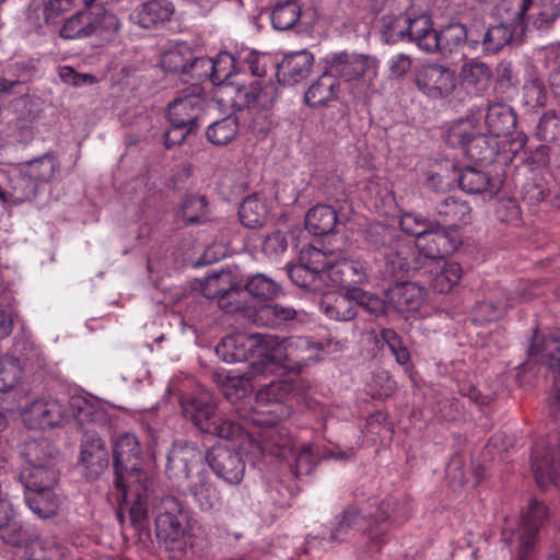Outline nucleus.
I'll return each instance as SVG.
<instances>
[{
    "label": "nucleus",
    "instance_id": "obj_53",
    "mask_svg": "<svg viewBox=\"0 0 560 560\" xmlns=\"http://www.w3.org/2000/svg\"><path fill=\"white\" fill-rule=\"evenodd\" d=\"M302 9L296 0H283L271 12V24L278 31L293 27L301 18Z\"/></svg>",
    "mask_w": 560,
    "mask_h": 560
},
{
    "label": "nucleus",
    "instance_id": "obj_29",
    "mask_svg": "<svg viewBox=\"0 0 560 560\" xmlns=\"http://www.w3.org/2000/svg\"><path fill=\"white\" fill-rule=\"evenodd\" d=\"M277 95V89L272 84L260 88L256 81L248 88L237 84L235 102L252 109L268 110L273 106Z\"/></svg>",
    "mask_w": 560,
    "mask_h": 560
},
{
    "label": "nucleus",
    "instance_id": "obj_37",
    "mask_svg": "<svg viewBox=\"0 0 560 560\" xmlns=\"http://www.w3.org/2000/svg\"><path fill=\"white\" fill-rule=\"evenodd\" d=\"M19 166L23 170L26 176L37 183L38 187L42 184L49 183L60 167L57 158L50 152L33 160L22 162Z\"/></svg>",
    "mask_w": 560,
    "mask_h": 560
},
{
    "label": "nucleus",
    "instance_id": "obj_63",
    "mask_svg": "<svg viewBox=\"0 0 560 560\" xmlns=\"http://www.w3.org/2000/svg\"><path fill=\"white\" fill-rule=\"evenodd\" d=\"M213 67L211 70V83L213 85H234L236 84L232 80L234 71V57L229 52H221L215 59H212Z\"/></svg>",
    "mask_w": 560,
    "mask_h": 560
},
{
    "label": "nucleus",
    "instance_id": "obj_45",
    "mask_svg": "<svg viewBox=\"0 0 560 560\" xmlns=\"http://www.w3.org/2000/svg\"><path fill=\"white\" fill-rule=\"evenodd\" d=\"M69 412L80 425L102 422L105 419L104 410L96 401L83 396H72L68 401Z\"/></svg>",
    "mask_w": 560,
    "mask_h": 560
},
{
    "label": "nucleus",
    "instance_id": "obj_54",
    "mask_svg": "<svg viewBox=\"0 0 560 560\" xmlns=\"http://www.w3.org/2000/svg\"><path fill=\"white\" fill-rule=\"evenodd\" d=\"M238 135V121L235 116L229 115L221 120L212 122L207 128V139L214 145H225Z\"/></svg>",
    "mask_w": 560,
    "mask_h": 560
},
{
    "label": "nucleus",
    "instance_id": "obj_42",
    "mask_svg": "<svg viewBox=\"0 0 560 560\" xmlns=\"http://www.w3.org/2000/svg\"><path fill=\"white\" fill-rule=\"evenodd\" d=\"M28 560H66L67 548L54 537L35 538L25 547Z\"/></svg>",
    "mask_w": 560,
    "mask_h": 560
},
{
    "label": "nucleus",
    "instance_id": "obj_50",
    "mask_svg": "<svg viewBox=\"0 0 560 560\" xmlns=\"http://www.w3.org/2000/svg\"><path fill=\"white\" fill-rule=\"evenodd\" d=\"M521 35L520 32L508 26V24L500 22V24L491 26L486 31L482 38H479V45L482 46L485 52L497 54Z\"/></svg>",
    "mask_w": 560,
    "mask_h": 560
},
{
    "label": "nucleus",
    "instance_id": "obj_48",
    "mask_svg": "<svg viewBox=\"0 0 560 560\" xmlns=\"http://www.w3.org/2000/svg\"><path fill=\"white\" fill-rule=\"evenodd\" d=\"M498 152L497 138L491 137L488 132L478 131L465 153L471 161L488 164L494 161Z\"/></svg>",
    "mask_w": 560,
    "mask_h": 560
},
{
    "label": "nucleus",
    "instance_id": "obj_40",
    "mask_svg": "<svg viewBox=\"0 0 560 560\" xmlns=\"http://www.w3.org/2000/svg\"><path fill=\"white\" fill-rule=\"evenodd\" d=\"M407 42L415 43L418 48L428 52L433 43L435 30L429 15L420 14L415 18L406 14Z\"/></svg>",
    "mask_w": 560,
    "mask_h": 560
},
{
    "label": "nucleus",
    "instance_id": "obj_2",
    "mask_svg": "<svg viewBox=\"0 0 560 560\" xmlns=\"http://www.w3.org/2000/svg\"><path fill=\"white\" fill-rule=\"evenodd\" d=\"M268 335L237 332L224 337L215 347L217 355L226 363L244 362L256 353L250 363L253 377L267 376L265 339Z\"/></svg>",
    "mask_w": 560,
    "mask_h": 560
},
{
    "label": "nucleus",
    "instance_id": "obj_23",
    "mask_svg": "<svg viewBox=\"0 0 560 560\" xmlns=\"http://www.w3.org/2000/svg\"><path fill=\"white\" fill-rule=\"evenodd\" d=\"M8 358L23 372L35 373L46 366L43 350L26 335L14 338Z\"/></svg>",
    "mask_w": 560,
    "mask_h": 560
},
{
    "label": "nucleus",
    "instance_id": "obj_34",
    "mask_svg": "<svg viewBox=\"0 0 560 560\" xmlns=\"http://www.w3.org/2000/svg\"><path fill=\"white\" fill-rule=\"evenodd\" d=\"M24 490L44 489L55 487L59 480V472L56 464H43L36 466H24L19 474Z\"/></svg>",
    "mask_w": 560,
    "mask_h": 560
},
{
    "label": "nucleus",
    "instance_id": "obj_15",
    "mask_svg": "<svg viewBox=\"0 0 560 560\" xmlns=\"http://www.w3.org/2000/svg\"><path fill=\"white\" fill-rule=\"evenodd\" d=\"M206 460L215 476L231 485H238L245 475V460L238 452L226 446H213L206 454Z\"/></svg>",
    "mask_w": 560,
    "mask_h": 560
},
{
    "label": "nucleus",
    "instance_id": "obj_9",
    "mask_svg": "<svg viewBox=\"0 0 560 560\" xmlns=\"http://www.w3.org/2000/svg\"><path fill=\"white\" fill-rule=\"evenodd\" d=\"M205 106L203 89L201 85L191 84L179 92L178 96L168 104V121H174L177 126H186L196 131L200 127Z\"/></svg>",
    "mask_w": 560,
    "mask_h": 560
},
{
    "label": "nucleus",
    "instance_id": "obj_10",
    "mask_svg": "<svg viewBox=\"0 0 560 560\" xmlns=\"http://www.w3.org/2000/svg\"><path fill=\"white\" fill-rule=\"evenodd\" d=\"M187 515L182 502L173 495H165L156 506L155 533L159 540L173 544L184 537Z\"/></svg>",
    "mask_w": 560,
    "mask_h": 560
},
{
    "label": "nucleus",
    "instance_id": "obj_5",
    "mask_svg": "<svg viewBox=\"0 0 560 560\" xmlns=\"http://www.w3.org/2000/svg\"><path fill=\"white\" fill-rule=\"evenodd\" d=\"M411 511L406 504L398 503L394 499H386L381 502L375 512H364L355 506L345 510L342 520L338 522L337 527L331 530L330 540L338 541L343 539V535L348 528L360 525L368 516L373 518L375 523L390 521L394 524H401L408 520Z\"/></svg>",
    "mask_w": 560,
    "mask_h": 560
},
{
    "label": "nucleus",
    "instance_id": "obj_22",
    "mask_svg": "<svg viewBox=\"0 0 560 560\" xmlns=\"http://www.w3.org/2000/svg\"><path fill=\"white\" fill-rule=\"evenodd\" d=\"M183 416L201 433H207L215 419L217 404L207 394L187 395L180 399Z\"/></svg>",
    "mask_w": 560,
    "mask_h": 560
},
{
    "label": "nucleus",
    "instance_id": "obj_30",
    "mask_svg": "<svg viewBox=\"0 0 560 560\" xmlns=\"http://www.w3.org/2000/svg\"><path fill=\"white\" fill-rule=\"evenodd\" d=\"M320 308L331 319L343 322L353 319L358 313L353 290H347L346 293H325L320 300Z\"/></svg>",
    "mask_w": 560,
    "mask_h": 560
},
{
    "label": "nucleus",
    "instance_id": "obj_38",
    "mask_svg": "<svg viewBox=\"0 0 560 560\" xmlns=\"http://www.w3.org/2000/svg\"><path fill=\"white\" fill-rule=\"evenodd\" d=\"M97 31L96 16L92 9L80 11L70 16L60 30L65 39H79L93 35Z\"/></svg>",
    "mask_w": 560,
    "mask_h": 560
},
{
    "label": "nucleus",
    "instance_id": "obj_41",
    "mask_svg": "<svg viewBox=\"0 0 560 560\" xmlns=\"http://www.w3.org/2000/svg\"><path fill=\"white\" fill-rule=\"evenodd\" d=\"M430 268V285L438 293H447L462 278V267L457 262L441 261L440 265H428Z\"/></svg>",
    "mask_w": 560,
    "mask_h": 560
},
{
    "label": "nucleus",
    "instance_id": "obj_1",
    "mask_svg": "<svg viewBox=\"0 0 560 560\" xmlns=\"http://www.w3.org/2000/svg\"><path fill=\"white\" fill-rule=\"evenodd\" d=\"M322 345L310 337L292 336L279 339L268 335L265 339V362L267 375L288 370L296 374L320 360Z\"/></svg>",
    "mask_w": 560,
    "mask_h": 560
},
{
    "label": "nucleus",
    "instance_id": "obj_57",
    "mask_svg": "<svg viewBox=\"0 0 560 560\" xmlns=\"http://www.w3.org/2000/svg\"><path fill=\"white\" fill-rule=\"evenodd\" d=\"M380 27L382 39L386 44L407 40L406 13L383 15Z\"/></svg>",
    "mask_w": 560,
    "mask_h": 560
},
{
    "label": "nucleus",
    "instance_id": "obj_26",
    "mask_svg": "<svg viewBox=\"0 0 560 560\" xmlns=\"http://www.w3.org/2000/svg\"><path fill=\"white\" fill-rule=\"evenodd\" d=\"M369 59L365 56L341 51L326 58V69L335 78L352 81L361 78L368 70Z\"/></svg>",
    "mask_w": 560,
    "mask_h": 560
},
{
    "label": "nucleus",
    "instance_id": "obj_55",
    "mask_svg": "<svg viewBox=\"0 0 560 560\" xmlns=\"http://www.w3.org/2000/svg\"><path fill=\"white\" fill-rule=\"evenodd\" d=\"M399 238L396 231L381 223H372L364 231L365 243L374 250L383 253Z\"/></svg>",
    "mask_w": 560,
    "mask_h": 560
},
{
    "label": "nucleus",
    "instance_id": "obj_39",
    "mask_svg": "<svg viewBox=\"0 0 560 560\" xmlns=\"http://www.w3.org/2000/svg\"><path fill=\"white\" fill-rule=\"evenodd\" d=\"M338 222L336 210L327 205H317L311 208L305 217L306 230L316 235H326L335 230Z\"/></svg>",
    "mask_w": 560,
    "mask_h": 560
},
{
    "label": "nucleus",
    "instance_id": "obj_60",
    "mask_svg": "<svg viewBox=\"0 0 560 560\" xmlns=\"http://www.w3.org/2000/svg\"><path fill=\"white\" fill-rule=\"evenodd\" d=\"M459 75L468 86L483 89L492 77V71L487 63L471 60L462 66Z\"/></svg>",
    "mask_w": 560,
    "mask_h": 560
},
{
    "label": "nucleus",
    "instance_id": "obj_17",
    "mask_svg": "<svg viewBox=\"0 0 560 560\" xmlns=\"http://www.w3.org/2000/svg\"><path fill=\"white\" fill-rule=\"evenodd\" d=\"M121 492L122 501L128 505L131 525L139 532L149 527V510L151 494L145 480L127 482L125 487L117 488Z\"/></svg>",
    "mask_w": 560,
    "mask_h": 560
},
{
    "label": "nucleus",
    "instance_id": "obj_51",
    "mask_svg": "<svg viewBox=\"0 0 560 560\" xmlns=\"http://www.w3.org/2000/svg\"><path fill=\"white\" fill-rule=\"evenodd\" d=\"M411 248L400 237L385 249L382 255L386 265V272L390 276H398L400 272L410 270L408 255Z\"/></svg>",
    "mask_w": 560,
    "mask_h": 560
},
{
    "label": "nucleus",
    "instance_id": "obj_25",
    "mask_svg": "<svg viewBox=\"0 0 560 560\" xmlns=\"http://www.w3.org/2000/svg\"><path fill=\"white\" fill-rule=\"evenodd\" d=\"M314 57L310 51L301 50L288 54L277 66L278 82L293 85L304 80L311 72Z\"/></svg>",
    "mask_w": 560,
    "mask_h": 560
},
{
    "label": "nucleus",
    "instance_id": "obj_16",
    "mask_svg": "<svg viewBox=\"0 0 560 560\" xmlns=\"http://www.w3.org/2000/svg\"><path fill=\"white\" fill-rule=\"evenodd\" d=\"M548 520V510L544 503L532 500L518 527V560H526L538 540V533Z\"/></svg>",
    "mask_w": 560,
    "mask_h": 560
},
{
    "label": "nucleus",
    "instance_id": "obj_11",
    "mask_svg": "<svg viewBox=\"0 0 560 560\" xmlns=\"http://www.w3.org/2000/svg\"><path fill=\"white\" fill-rule=\"evenodd\" d=\"M298 380L282 378L273 380L264 385L257 393L256 406L249 412L265 410L267 417L277 419H287L291 415V409L283 404V400L298 390Z\"/></svg>",
    "mask_w": 560,
    "mask_h": 560
},
{
    "label": "nucleus",
    "instance_id": "obj_33",
    "mask_svg": "<svg viewBox=\"0 0 560 560\" xmlns=\"http://www.w3.org/2000/svg\"><path fill=\"white\" fill-rule=\"evenodd\" d=\"M24 501L35 515L44 520L55 516L60 505L55 487L24 490Z\"/></svg>",
    "mask_w": 560,
    "mask_h": 560
},
{
    "label": "nucleus",
    "instance_id": "obj_27",
    "mask_svg": "<svg viewBox=\"0 0 560 560\" xmlns=\"http://www.w3.org/2000/svg\"><path fill=\"white\" fill-rule=\"evenodd\" d=\"M174 12L175 7L168 0H149L137 7L130 18L142 28H153L171 21Z\"/></svg>",
    "mask_w": 560,
    "mask_h": 560
},
{
    "label": "nucleus",
    "instance_id": "obj_4",
    "mask_svg": "<svg viewBox=\"0 0 560 560\" xmlns=\"http://www.w3.org/2000/svg\"><path fill=\"white\" fill-rule=\"evenodd\" d=\"M141 447L136 435L125 433L115 440L113 467L116 488H122L127 482L144 480L141 471Z\"/></svg>",
    "mask_w": 560,
    "mask_h": 560
},
{
    "label": "nucleus",
    "instance_id": "obj_47",
    "mask_svg": "<svg viewBox=\"0 0 560 560\" xmlns=\"http://www.w3.org/2000/svg\"><path fill=\"white\" fill-rule=\"evenodd\" d=\"M250 378H254L250 372L248 375H229L223 372L213 374L222 394L232 401L245 397L252 390Z\"/></svg>",
    "mask_w": 560,
    "mask_h": 560
},
{
    "label": "nucleus",
    "instance_id": "obj_32",
    "mask_svg": "<svg viewBox=\"0 0 560 560\" xmlns=\"http://www.w3.org/2000/svg\"><path fill=\"white\" fill-rule=\"evenodd\" d=\"M435 212L439 219V225H447L457 228L466 225L471 221V208L469 205L459 198L448 196L441 200L436 207Z\"/></svg>",
    "mask_w": 560,
    "mask_h": 560
},
{
    "label": "nucleus",
    "instance_id": "obj_46",
    "mask_svg": "<svg viewBox=\"0 0 560 560\" xmlns=\"http://www.w3.org/2000/svg\"><path fill=\"white\" fill-rule=\"evenodd\" d=\"M268 213L266 200L258 194L246 197L238 210L240 221L249 229L261 226L267 221Z\"/></svg>",
    "mask_w": 560,
    "mask_h": 560
},
{
    "label": "nucleus",
    "instance_id": "obj_7",
    "mask_svg": "<svg viewBox=\"0 0 560 560\" xmlns=\"http://www.w3.org/2000/svg\"><path fill=\"white\" fill-rule=\"evenodd\" d=\"M201 459L202 453L195 443L176 441L167 452L165 472L173 485L180 489L190 481L191 472L199 470Z\"/></svg>",
    "mask_w": 560,
    "mask_h": 560
},
{
    "label": "nucleus",
    "instance_id": "obj_62",
    "mask_svg": "<svg viewBox=\"0 0 560 560\" xmlns=\"http://www.w3.org/2000/svg\"><path fill=\"white\" fill-rule=\"evenodd\" d=\"M246 293L252 296L270 300L280 292L279 284L270 277L264 273L252 276L244 285Z\"/></svg>",
    "mask_w": 560,
    "mask_h": 560
},
{
    "label": "nucleus",
    "instance_id": "obj_44",
    "mask_svg": "<svg viewBox=\"0 0 560 560\" xmlns=\"http://www.w3.org/2000/svg\"><path fill=\"white\" fill-rule=\"evenodd\" d=\"M293 307L279 303H267L259 306L253 315V320L258 326L276 328L295 317Z\"/></svg>",
    "mask_w": 560,
    "mask_h": 560
},
{
    "label": "nucleus",
    "instance_id": "obj_61",
    "mask_svg": "<svg viewBox=\"0 0 560 560\" xmlns=\"http://www.w3.org/2000/svg\"><path fill=\"white\" fill-rule=\"evenodd\" d=\"M192 59V51L186 44L177 45L161 58V66L167 72H182L185 74L189 61Z\"/></svg>",
    "mask_w": 560,
    "mask_h": 560
},
{
    "label": "nucleus",
    "instance_id": "obj_20",
    "mask_svg": "<svg viewBox=\"0 0 560 560\" xmlns=\"http://www.w3.org/2000/svg\"><path fill=\"white\" fill-rule=\"evenodd\" d=\"M457 240L441 229L439 223L429 229L418 241L416 246L428 259V265H440L444 257L452 254L457 247Z\"/></svg>",
    "mask_w": 560,
    "mask_h": 560
},
{
    "label": "nucleus",
    "instance_id": "obj_14",
    "mask_svg": "<svg viewBox=\"0 0 560 560\" xmlns=\"http://www.w3.org/2000/svg\"><path fill=\"white\" fill-rule=\"evenodd\" d=\"M109 465L105 442L93 432H86L80 446L78 466L89 480L97 479Z\"/></svg>",
    "mask_w": 560,
    "mask_h": 560
},
{
    "label": "nucleus",
    "instance_id": "obj_52",
    "mask_svg": "<svg viewBox=\"0 0 560 560\" xmlns=\"http://www.w3.org/2000/svg\"><path fill=\"white\" fill-rule=\"evenodd\" d=\"M529 351L553 373L560 372V341L557 338L550 336L539 343L533 342Z\"/></svg>",
    "mask_w": 560,
    "mask_h": 560
},
{
    "label": "nucleus",
    "instance_id": "obj_43",
    "mask_svg": "<svg viewBox=\"0 0 560 560\" xmlns=\"http://www.w3.org/2000/svg\"><path fill=\"white\" fill-rule=\"evenodd\" d=\"M530 7L532 0H501L495 9L502 23L523 34L525 15Z\"/></svg>",
    "mask_w": 560,
    "mask_h": 560
},
{
    "label": "nucleus",
    "instance_id": "obj_12",
    "mask_svg": "<svg viewBox=\"0 0 560 560\" xmlns=\"http://www.w3.org/2000/svg\"><path fill=\"white\" fill-rule=\"evenodd\" d=\"M66 418V408L58 399L50 396L32 400L22 411V420L31 430H44L59 427Z\"/></svg>",
    "mask_w": 560,
    "mask_h": 560
},
{
    "label": "nucleus",
    "instance_id": "obj_24",
    "mask_svg": "<svg viewBox=\"0 0 560 560\" xmlns=\"http://www.w3.org/2000/svg\"><path fill=\"white\" fill-rule=\"evenodd\" d=\"M207 434L234 443L240 450L248 451L254 443V432L244 423L218 413Z\"/></svg>",
    "mask_w": 560,
    "mask_h": 560
},
{
    "label": "nucleus",
    "instance_id": "obj_28",
    "mask_svg": "<svg viewBox=\"0 0 560 560\" xmlns=\"http://www.w3.org/2000/svg\"><path fill=\"white\" fill-rule=\"evenodd\" d=\"M388 305L404 314L419 308L424 299V289L415 282L397 283L386 292Z\"/></svg>",
    "mask_w": 560,
    "mask_h": 560
},
{
    "label": "nucleus",
    "instance_id": "obj_31",
    "mask_svg": "<svg viewBox=\"0 0 560 560\" xmlns=\"http://www.w3.org/2000/svg\"><path fill=\"white\" fill-rule=\"evenodd\" d=\"M457 180L463 191L471 195L488 194L490 197L500 190V182L493 179L488 173L467 166L463 168Z\"/></svg>",
    "mask_w": 560,
    "mask_h": 560
},
{
    "label": "nucleus",
    "instance_id": "obj_64",
    "mask_svg": "<svg viewBox=\"0 0 560 560\" xmlns=\"http://www.w3.org/2000/svg\"><path fill=\"white\" fill-rule=\"evenodd\" d=\"M523 102L532 110L545 107L547 104V91L541 79L534 77L523 85Z\"/></svg>",
    "mask_w": 560,
    "mask_h": 560
},
{
    "label": "nucleus",
    "instance_id": "obj_21",
    "mask_svg": "<svg viewBox=\"0 0 560 560\" xmlns=\"http://www.w3.org/2000/svg\"><path fill=\"white\" fill-rule=\"evenodd\" d=\"M368 278L365 262L359 259L341 258L330 262L326 281L351 291L360 289L359 285L365 283Z\"/></svg>",
    "mask_w": 560,
    "mask_h": 560
},
{
    "label": "nucleus",
    "instance_id": "obj_58",
    "mask_svg": "<svg viewBox=\"0 0 560 560\" xmlns=\"http://www.w3.org/2000/svg\"><path fill=\"white\" fill-rule=\"evenodd\" d=\"M478 131L475 119H462L448 128L445 139L451 147H460L466 150Z\"/></svg>",
    "mask_w": 560,
    "mask_h": 560
},
{
    "label": "nucleus",
    "instance_id": "obj_8",
    "mask_svg": "<svg viewBox=\"0 0 560 560\" xmlns=\"http://www.w3.org/2000/svg\"><path fill=\"white\" fill-rule=\"evenodd\" d=\"M413 81L419 91L432 100L450 96L457 85L455 70L436 62L416 69Z\"/></svg>",
    "mask_w": 560,
    "mask_h": 560
},
{
    "label": "nucleus",
    "instance_id": "obj_59",
    "mask_svg": "<svg viewBox=\"0 0 560 560\" xmlns=\"http://www.w3.org/2000/svg\"><path fill=\"white\" fill-rule=\"evenodd\" d=\"M330 262L328 256L323 250L310 245L301 250L298 260V264L307 267L310 271L319 276L325 282Z\"/></svg>",
    "mask_w": 560,
    "mask_h": 560
},
{
    "label": "nucleus",
    "instance_id": "obj_3",
    "mask_svg": "<svg viewBox=\"0 0 560 560\" xmlns=\"http://www.w3.org/2000/svg\"><path fill=\"white\" fill-rule=\"evenodd\" d=\"M236 411L246 424H253L259 429L254 434H257V443L262 454L284 458L292 452L294 442L290 431L278 424L282 419L267 417L265 410L243 412L237 409Z\"/></svg>",
    "mask_w": 560,
    "mask_h": 560
},
{
    "label": "nucleus",
    "instance_id": "obj_6",
    "mask_svg": "<svg viewBox=\"0 0 560 560\" xmlns=\"http://www.w3.org/2000/svg\"><path fill=\"white\" fill-rule=\"evenodd\" d=\"M517 116L515 110L508 104L493 102L487 106L485 116V127L487 132L493 138H508L510 151L516 154L521 151L526 142L527 136L523 131H515Z\"/></svg>",
    "mask_w": 560,
    "mask_h": 560
},
{
    "label": "nucleus",
    "instance_id": "obj_35",
    "mask_svg": "<svg viewBox=\"0 0 560 560\" xmlns=\"http://www.w3.org/2000/svg\"><path fill=\"white\" fill-rule=\"evenodd\" d=\"M25 466L56 464L57 450L54 444L44 438L26 440L20 450Z\"/></svg>",
    "mask_w": 560,
    "mask_h": 560
},
{
    "label": "nucleus",
    "instance_id": "obj_19",
    "mask_svg": "<svg viewBox=\"0 0 560 560\" xmlns=\"http://www.w3.org/2000/svg\"><path fill=\"white\" fill-rule=\"evenodd\" d=\"M190 495L201 512L213 513L222 506V497L206 470H197L190 481L180 488Z\"/></svg>",
    "mask_w": 560,
    "mask_h": 560
},
{
    "label": "nucleus",
    "instance_id": "obj_56",
    "mask_svg": "<svg viewBox=\"0 0 560 560\" xmlns=\"http://www.w3.org/2000/svg\"><path fill=\"white\" fill-rule=\"evenodd\" d=\"M521 298L522 295L520 292L510 291L504 295L503 300H500L497 303L489 301L478 304L476 307V315L479 316V319L482 322H494L502 317L509 308L513 307L515 301Z\"/></svg>",
    "mask_w": 560,
    "mask_h": 560
},
{
    "label": "nucleus",
    "instance_id": "obj_18",
    "mask_svg": "<svg viewBox=\"0 0 560 560\" xmlns=\"http://www.w3.org/2000/svg\"><path fill=\"white\" fill-rule=\"evenodd\" d=\"M465 45L471 49H477L479 38H475L464 24L451 23L434 32L433 43L428 52H439L447 57L457 52Z\"/></svg>",
    "mask_w": 560,
    "mask_h": 560
},
{
    "label": "nucleus",
    "instance_id": "obj_13",
    "mask_svg": "<svg viewBox=\"0 0 560 560\" xmlns=\"http://www.w3.org/2000/svg\"><path fill=\"white\" fill-rule=\"evenodd\" d=\"M532 470L539 488L557 485L560 477V445L557 441L535 444L532 453Z\"/></svg>",
    "mask_w": 560,
    "mask_h": 560
},
{
    "label": "nucleus",
    "instance_id": "obj_49",
    "mask_svg": "<svg viewBox=\"0 0 560 560\" xmlns=\"http://www.w3.org/2000/svg\"><path fill=\"white\" fill-rule=\"evenodd\" d=\"M38 188L37 183L26 176L19 166V173L10 178V184L7 188L8 203L21 205L33 200L38 192Z\"/></svg>",
    "mask_w": 560,
    "mask_h": 560
},
{
    "label": "nucleus",
    "instance_id": "obj_36",
    "mask_svg": "<svg viewBox=\"0 0 560 560\" xmlns=\"http://www.w3.org/2000/svg\"><path fill=\"white\" fill-rule=\"evenodd\" d=\"M338 79L326 69L306 90L305 103L311 107L326 104L337 95Z\"/></svg>",
    "mask_w": 560,
    "mask_h": 560
}]
</instances>
